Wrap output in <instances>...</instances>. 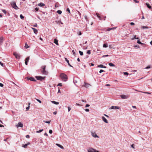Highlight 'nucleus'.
<instances>
[{
    "instance_id": "1",
    "label": "nucleus",
    "mask_w": 152,
    "mask_h": 152,
    "mask_svg": "<svg viewBox=\"0 0 152 152\" xmlns=\"http://www.w3.org/2000/svg\"><path fill=\"white\" fill-rule=\"evenodd\" d=\"M60 76L62 80L66 82L67 80L68 77L64 73H61L60 75Z\"/></svg>"
},
{
    "instance_id": "2",
    "label": "nucleus",
    "mask_w": 152,
    "mask_h": 152,
    "mask_svg": "<svg viewBox=\"0 0 152 152\" xmlns=\"http://www.w3.org/2000/svg\"><path fill=\"white\" fill-rule=\"evenodd\" d=\"M46 66H43L41 67L42 68V72L43 74L47 75L48 74V72L45 70Z\"/></svg>"
},
{
    "instance_id": "3",
    "label": "nucleus",
    "mask_w": 152,
    "mask_h": 152,
    "mask_svg": "<svg viewBox=\"0 0 152 152\" xmlns=\"http://www.w3.org/2000/svg\"><path fill=\"white\" fill-rule=\"evenodd\" d=\"M12 7L15 10H18L19 8L16 5V3L15 2H13L11 3Z\"/></svg>"
},
{
    "instance_id": "4",
    "label": "nucleus",
    "mask_w": 152,
    "mask_h": 152,
    "mask_svg": "<svg viewBox=\"0 0 152 152\" xmlns=\"http://www.w3.org/2000/svg\"><path fill=\"white\" fill-rule=\"evenodd\" d=\"M120 97L123 99H126L129 98V96L127 95L122 94L120 95Z\"/></svg>"
},
{
    "instance_id": "5",
    "label": "nucleus",
    "mask_w": 152,
    "mask_h": 152,
    "mask_svg": "<svg viewBox=\"0 0 152 152\" xmlns=\"http://www.w3.org/2000/svg\"><path fill=\"white\" fill-rule=\"evenodd\" d=\"M88 152H99L98 151H96L94 149L91 148H88Z\"/></svg>"
},
{
    "instance_id": "6",
    "label": "nucleus",
    "mask_w": 152,
    "mask_h": 152,
    "mask_svg": "<svg viewBox=\"0 0 152 152\" xmlns=\"http://www.w3.org/2000/svg\"><path fill=\"white\" fill-rule=\"evenodd\" d=\"M36 78L37 80L42 81V80L44 79L45 77H43L41 76H37Z\"/></svg>"
},
{
    "instance_id": "7",
    "label": "nucleus",
    "mask_w": 152,
    "mask_h": 152,
    "mask_svg": "<svg viewBox=\"0 0 152 152\" xmlns=\"http://www.w3.org/2000/svg\"><path fill=\"white\" fill-rule=\"evenodd\" d=\"M121 108V107H120L116 106H112L110 108V109H119Z\"/></svg>"
},
{
    "instance_id": "8",
    "label": "nucleus",
    "mask_w": 152,
    "mask_h": 152,
    "mask_svg": "<svg viewBox=\"0 0 152 152\" xmlns=\"http://www.w3.org/2000/svg\"><path fill=\"white\" fill-rule=\"evenodd\" d=\"M92 136L94 137H99L97 136V134L95 132H91Z\"/></svg>"
},
{
    "instance_id": "9",
    "label": "nucleus",
    "mask_w": 152,
    "mask_h": 152,
    "mask_svg": "<svg viewBox=\"0 0 152 152\" xmlns=\"http://www.w3.org/2000/svg\"><path fill=\"white\" fill-rule=\"evenodd\" d=\"M29 59V57H28L26 58L25 59V64L26 65H27Z\"/></svg>"
},
{
    "instance_id": "10",
    "label": "nucleus",
    "mask_w": 152,
    "mask_h": 152,
    "mask_svg": "<svg viewBox=\"0 0 152 152\" xmlns=\"http://www.w3.org/2000/svg\"><path fill=\"white\" fill-rule=\"evenodd\" d=\"M27 79L28 80H30L31 81H36V80H35V79L33 78V77H31L30 78L27 77Z\"/></svg>"
},
{
    "instance_id": "11",
    "label": "nucleus",
    "mask_w": 152,
    "mask_h": 152,
    "mask_svg": "<svg viewBox=\"0 0 152 152\" xmlns=\"http://www.w3.org/2000/svg\"><path fill=\"white\" fill-rule=\"evenodd\" d=\"M16 126H17V127H23V125L20 122H19L18 124L17 125H16Z\"/></svg>"
},
{
    "instance_id": "12",
    "label": "nucleus",
    "mask_w": 152,
    "mask_h": 152,
    "mask_svg": "<svg viewBox=\"0 0 152 152\" xmlns=\"http://www.w3.org/2000/svg\"><path fill=\"white\" fill-rule=\"evenodd\" d=\"M102 120L105 123H108V121L106 119V118L102 116Z\"/></svg>"
},
{
    "instance_id": "13",
    "label": "nucleus",
    "mask_w": 152,
    "mask_h": 152,
    "mask_svg": "<svg viewBox=\"0 0 152 152\" xmlns=\"http://www.w3.org/2000/svg\"><path fill=\"white\" fill-rule=\"evenodd\" d=\"M38 5L39 6L42 7L45 6V4L44 3H41L38 4Z\"/></svg>"
},
{
    "instance_id": "14",
    "label": "nucleus",
    "mask_w": 152,
    "mask_h": 152,
    "mask_svg": "<svg viewBox=\"0 0 152 152\" xmlns=\"http://www.w3.org/2000/svg\"><path fill=\"white\" fill-rule=\"evenodd\" d=\"M65 61L67 62L68 63V65L70 67H72V66H71L70 64L69 63V61L66 58H65Z\"/></svg>"
},
{
    "instance_id": "15",
    "label": "nucleus",
    "mask_w": 152,
    "mask_h": 152,
    "mask_svg": "<svg viewBox=\"0 0 152 152\" xmlns=\"http://www.w3.org/2000/svg\"><path fill=\"white\" fill-rule=\"evenodd\" d=\"M32 29L33 30L34 33L36 34H37V30L36 28H32Z\"/></svg>"
},
{
    "instance_id": "16",
    "label": "nucleus",
    "mask_w": 152,
    "mask_h": 152,
    "mask_svg": "<svg viewBox=\"0 0 152 152\" xmlns=\"http://www.w3.org/2000/svg\"><path fill=\"white\" fill-rule=\"evenodd\" d=\"M3 37H0V45H2V43L3 41Z\"/></svg>"
},
{
    "instance_id": "17",
    "label": "nucleus",
    "mask_w": 152,
    "mask_h": 152,
    "mask_svg": "<svg viewBox=\"0 0 152 152\" xmlns=\"http://www.w3.org/2000/svg\"><path fill=\"white\" fill-rule=\"evenodd\" d=\"M97 67H100V68H106V66H103V65H102V64L98 65Z\"/></svg>"
},
{
    "instance_id": "18",
    "label": "nucleus",
    "mask_w": 152,
    "mask_h": 152,
    "mask_svg": "<svg viewBox=\"0 0 152 152\" xmlns=\"http://www.w3.org/2000/svg\"><path fill=\"white\" fill-rule=\"evenodd\" d=\"M14 55L15 56L16 58H20V56L19 55L16 53H14Z\"/></svg>"
},
{
    "instance_id": "19",
    "label": "nucleus",
    "mask_w": 152,
    "mask_h": 152,
    "mask_svg": "<svg viewBox=\"0 0 152 152\" xmlns=\"http://www.w3.org/2000/svg\"><path fill=\"white\" fill-rule=\"evenodd\" d=\"M54 42L57 45H58V40L56 39H55L54 40Z\"/></svg>"
},
{
    "instance_id": "20",
    "label": "nucleus",
    "mask_w": 152,
    "mask_h": 152,
    "mask_svg": "<svg viewBox=\"0 0 152 152\" xmlns=\"http://www.w3.org/2000/svg\"><path fill=\"white\" fill-rule=\"evenodd\" d=\"M96 15H97V17L99 19V20H101L102 19L101 17L99 15V14L98 13H96Z\"/></svg>"
},
{
    "instance_id": "21",
    "label": "nucleus",
    "mask_w": 152,
    "mask_h": 152,
    "mask_svg": "<svg viewBox=\"0 0 152 152\" xmlns=\"http://www.w3.org/2000/svg\"><path fill=\"white\" fill-rule=\"evenodd\" d=\"M51 102L55 104H59L58 102L55 101H51Z\"/></svg>"
},
{
    "instance_id": "22",
    "label": "nucleus",
    "mask_w": 152,
    "mask_h": 152,
    "mask_svg": "<svg viewBox=\"0 0 152 152\" xmlns=\"http://www.w3.org/2000/svg\"><path fill=\"white\" fill-rule=\"evenodd\" d=\"M56 145L57 146H58V147H59L60 148H62V149H63L64 148L61 145H60V144H56Z\"/></svg>"
},
{
    "instance_id": "23",
    "label": "nucleus",
    "mask_w": 152,
    "mask_h": 152,
    "mask_svg": "<svg viewBox=\"0 0 152 152\" xmlns=\"http://www.w3.org/2000/svg\"><path fill=\"white\" fill-rule=\"evenodd\" d=\"M146 5H147V7L149 9H151V6L148 3H146Z\"/></svg>"
},
{
    "instance_id": "24",
    "label": "nucleus",
    "mask_w": 152,
    "mask_h": 152,
    "mask_svg": "<svg viewBox=\"0 0 152 152\" xmlns=\"http://www.w3.org/2000/svg\"><path fill=\"white\" fill-rule=\"evenodd\" d=\"M109 65L111 66H114L115 65L112 63H109Z\"/></svg>"
},
{
    "instance_id": "25",
    "label": "nucleus",
    "mask_w": 152,
    "mask_h": 152,
    "mask_svg": "<svg viewBox=\"0 0 152 152\" xmlns=\"http://www.w3.org/2000/svg\"><path fill=\"white\" fill-rule=\"evenodd\" d=\"M107 47H108V45L107 43H105V44H103V47L104 48H106Z\"/></svg>"
},
{
    "instance_id": "26",
    "label": "nucleus",
    "mask_w": 152,
    "mask_h": 152,
    "mask_svg": "<svg viewBox=\"0 0 152 152\" xmlns=\"http://www.w3.org/2000/svg\"><path fill=\"white\" fill-rule=\"evenodd\" d=\"M136 36L134 35V38H132L131 39L132 40H134V39H139V38L138 37L136 38Z\"/></svg>"
},
{
    "instance_id": "27",
    "label": "nucleus",
    "mask_w": 152,
    "mask_h": 152,
    "mask_svg": "<svg viewBox=\"0 0 152 152\" xmlns=\"http://www.w3.org/2000/svg\"><path fill=\"white\" fill-rule=\"evenodd\" d=\"M137 43L139 44H141L142 45H143L144 44L141 42L140 41V40H138L137 41Z\"/></svg>"
},
{
    "instance_id": "28",
    "label": "nucleus",
    "mask_w": 152,
    "mask_h": 152,
    "mask_svg": "<svg viewBox=\"0 0 152 152\" xmlns=\"http://www.w3.org/2000/svg\"><path fill=\"white\" fill-rule=\"evenodd\" d=\"M57 12L59 14H61L62 13V11L61 10H58L57 11Z\"/></svg>"
},
{
    "instance_id": "29",
    "label": "nucleus",
    "mask_w": 152,
    "mask_h": 152,
    "mask_svg": "<svg viewBox=\"0 0 152 152\" xmlns=\"http://www.w3.org/2000/svg\"><path fill=\"white\" fill-rule=\"evenodd\" d=\"M43 131V129H40L39 131H37L36 132V133H40V132H42Z\"/></svg>"
},
{
    "instance_id": "30",
    "label": "nucleus",
    "mask_w": 152,
    "mask_h": 152,
    "mask_svg": "<svg viewBox=\"0 0 152 152\" xmlns=\"http://www.w3.org/2000/svg\"><path fill=\"white\" fill-rule=\"evenodd\" d=\"M25 47L26 48H28L29 47V46L26 43L25 44Z\"/></svg>"
},
{
    "instance_id": "31",
    "label": "nucleus",
    "mask_w": 152,
    "mask_h": 152,
    "mask_svg": "<svg viewBox=\"0 0 152 152\" xmlns=\"http://www.w3.org/2000/svg\"><path fill=\"white\" fill-rule=\"evenodd\" d=\"M79 53L80 56H83V52L80 51H79Z\"/></svg>"
},
{
    "instance_id": "32",
    "label": "nucleus",
    "mask_w": 152,
    "mask_h": 152,
    "mask_svg": "<svg viewBox=\"0 0 152 152\" xmlns=\"http://www.w3.org/2000/svg\"><path fill=\"white\" fill-rule=\"evenodd\" d=\"M27 144H25L24 145H23V147L25 148H26L27 147Z\"/></svg>"
},
{
    "instance_id": "33",
    "label": "nucleus",
    "mask_w": 152,
    "mask_h": 152,
    "mask_svg": "<svg viewBox=\"0 0 152 152\" xmlns=\"http://www.w3.org/2000/svg\"><path fill=\"white\" fill-rule=\"evenodd\" d=\"M141 92H142V93H144V94H151V93H150L148 92H142V91H140Z\"/></svg>"
},
{
    "instance_id": "34",
    "label": "nucleus",
    "mask_w": 152,
    "mask_h": 152,
    "mask_svg": "<svg viewBox=\"0 0 152 152\" xmlns=\"http://www.w3.org/2000/svg\"><path fill=\"white\" fill-rule=\"evenodd\" d=\"M142 28L143 29H145V28L148 29V27L147 26H143L142 27Z\"/></svg>"
},
{
    "instance_id": "35",
    "label": "nucleus",
    "mask_w": 152,
    "mask_h": 152,
    "mask_svg": "<svg viewBox=\"0 0 152 152\" xmlns=\"http://www.w3.org/2000/svg\"><path fill=\"white\" fill-rule=\"evenodd\" d=\"M20 17L21 19H23L24 18V16L22 14L20 15Z\"/></svg>"
},
{
    "instance_id": "36",
    "label": "nucleus",
    "mask_w": 152,
    "mask_h": 152,
    "mask_svg": "<svg viewBox=\"0 0 152 152\" xmlns=\"http://www.w3.org/2000/svg\"><path fill=\"white\" fill-rule=\"evenodd\" d=\"M1 10L5 14H6V11L5 10L2 9Z\"/></svg>"
},
{
    "instance_id": "37",
    "label": "nucleus",
    "mask_w": 152,
    "mask_h": 152,
    "mask_svg": "<svg viewBox=\"0 0 152 152\" xmlns=\"http://www.w3.org/2000/svg\"><path fill=\"white\" fill-rule=\"evenodd\" d=\"M89 85L88 84H85V86L86 87H87L89 86Z\"/></svg>"
},
{
    "instance_id": "38",
    "label": "nucleus",
    "mask_w": 152,
    "mask_h": 152,
    "mask_svg": "<svg viewBox=\"0 0 152 152\" xmlns=\"http://www.w3.org/2000/svg\"><path fill=\"white\" fill-rule=\"evenodd\" d=\"M87 54H90L91 53V50H88L87 52Z\"/></svg>"
},
{
    "instance_id": "39",
    "label": "nucleus",
    "mask_w": 152,
    "mask_h": 152,
    "mask_svg": "<svg viewBox=\"0 0 152 152\" xmlns=\"http://www.w3.org/2000/svg\"><path fill=\"white\" fill-rule=\"evenodd\" d=\"M66 11H68L69 13H70V10H69V9L68 8L67 9H66Z\"/></svg>"
},
{
    "instance_id": "40",
    "label": "nucleus",
    "mask_w": 152,
    "mask_h": 152,
    "mask_svg": "<svg viewBox=\"0 0 152 152\" xmlns=\"http://www.w3.org/2000/svg\"><path fill=\"white\" fill-rule=\"evenodd\" d=\"M49 132L50 134H51L53 132V131L52 130L50 129L49 131Z\"/></svg>"
},
{
    "instance_id": "41",
    "label": "nucleus",
    "mask_w": 152,
    "mask_h": 152,
    "mask_svg": "<svg viewBox=\"0 0 152 152\" xmlns=\"http://www.w3.org/2000/svg\"><path fill=\"white\" fill-rule=\"evenodd\" d=\"M74 55L75 56V53L74 50H73L72 51Z\"/></svg>"
},
{
    "instance_id": "42",
    "label": "nucleus",
    "mask_w": 152,
    "mask_h": 152,
    "mask_svg": "<svg viewBox=\"0 0 152 152\" xmlns=\"http://www.w3.org/2000/svg\"><path fill=\"white\" fill-rule=\"evenodd\" d=\"M151 67L150 65H149L148 66H147V67H146L145 68H144L145 69H148L150 68Z\"/></svg>"
},
{
    "instance_id": "43",
    "label": "nucleus",
    "mask_w": 152,
    "mask_h": 152,
    "mask_svg": "<svg viewBox=\"0 0 152 152\" xmlns=\"http://www.w3.org/2000/svg\"><path fill=\"white\" fill-rule=\"evenodd\" d=\"M44 122H45V123H48V124H50V121H44Z\"/></svg>"
},
{
    "instance_id": "44",
    "label": "nucleus",
    "mask_w": 152,
    "mask_h": 152,
    "mask_svg": "<svg viewBox=\"0 0 152 152\" xmlns=\"http://www.w3.org/2000/svg\"><path fill=\"white\" fill-rule=\"evenodd\" d=\"M36 100L38 101V102L39 103H41V101L39 99H36Z\"/></svg>"
},
{
    "instance_id": "45",
    "label": "nucleus",
    "mask_w": 152,
    "mask_h": 152,
    "mask_svg": "<svg viewBox=\"0 0 152 152\" xmlns=\"http://www.w3.org/2000/svg\"><path fill=\"white\" fill-rule=\"evenodd\" d=\"M76 105L79 106H82V105L79 104L78 103H76Z\"/></svg>"
},
{
    "instance_id": "46",
    "label": "nucleus",
    "mask_w": 152,
    "mask_h": 152,
    "mask_svg": "<svg viewBox=\"0 0 152 152\" xmlns=\"http://www.w3.org/2000/svg\"><path fill=\"white\" fill-rule=\"evenodd\" d=\"M104 72V71L102 69H101V70H100V71H99V73H102V72Z\"/></svg>"
},
{
    "instance_id": "47",
    "label": "nucleus",
    "mask_w": 152,
    "mask_h": 152,
    "mask_svg": "<svg viewBox=\"0 0 152 152\" xmlns=\"http://www.w3.org/2000/svg\"><path fill=\"white\" fill-rule=\"evenodd\" d=\"M29 109V106H28L26 107V111H27Z\"/></svg>"
},
{
    "instance_id": "48",
    "label": "nucleus",
    "mask_w": 152,
    "mask_h": 152,
    "mask_svg": "<svg viewBox=\"0 0 152 152\" xmlns=\"http://www.w3.org/2000/svg\"><path fill=\"white\" fill-rule=\"evenodd\" d=\"M85 19L86 20V21H87L88 19L87 16V15H85Z\"/></svg>"
},
{
    "instance_id": "49",
    "label": "nucleus",
    "mask_w": 152,
    "mask_h": 152,
    "mask_svg": "<svg viewBox=\"0 0 152 152\" xmlns=\"http://www.w3.org/2000/svg\"><path fill=\"white\" fill-rule=\"evenodd\" d=\"M0 64L2 66H4V64L1 63V62L0 61Z\"/></svg>"
},
{
    "instance_id": "50",
    "label": "nucleus",
    "mask_w": 152,
    "mask_h": 152,
    "mask_svg": "<svg viewBox=\"0 0 152 152\" xmlns=\"http://www.w3.org/2000/svg\"><path fill=\"white\" fill-rule=\"evenodd\" d=\"M77 34L79 35H80L82 34L81 33L80 31H79V32H78L77 33Z\"/></svg>"
},
{
    "instance_id": "51",
    "label": "nucleus",
    "mask_w": 152,
    "mask_h": 152,
    "mask_svg": "<svg viewBox=\"0 0 152 152\" xmlns=\"http://www.w3.org/2000/svg\"><path fill=\"white\" fill-rule=\"evenodd\" d=\"M4 86V85L3 84L1 83H0V86L1 87H3Z\"/></svg>"
},
{
    "instance_id": "52",
    "label": "nucleus",
    "mask_w": 152,
    "mask_h": 152,
    "mask_svg": "<svg viewBox=\"0 0 152 152\" xmlns=\"http://www.w3.org/2000/svg\"><path fill=\"white\" fill-rule=\"evenodd\" d=\"M73 82L74 83H77V81L75 79H74Z\"/></svg>"
},
{
    "instance_id": "53",
    "label": "nucleus",
    "mask_w": 152,
    "mask_h": 152,
    "mask_svg": "<svg viewBox=\"0 0 152 152\" xmlns=\"http://www.w3.org/2000/svg\"><path fill=\"white\" fill-rule=\"evenodd\" d=\"M30 136L28 135H26V137L27 138H29Z\"/></svg>"
},
{
    "instance_id": "54",
    "label": "nucleus",
    "mask_w": 152,
    "mask_h": 152,
    "mask_svg": "<svg viewBox=\"0 0 152 152\" xmlns=\"http://www.w3.org/2000/svg\"><path fill=\"white\" fill-rule=\"evenodd\" d=\"M90 106V105L88 104H86V105L85 106V107H88Z\"/></svg>"
},
{
    "instance_id": "55",
    "label": "nucleus",
    "mask_w": 152,
    "mask_h": 152,
    "mask_svg": "<svg viewBox=\"0 0 152 152\" xmlns=\"http://www.w3.org/2000/svg\"><path fill=\"white\" fill-rule=\"evenodd\" d=\"M71 109V108L70 107H68V112H69L70 110Z\"/></svg>"
},
{
    "instance_id": "56",
    "label": "nucleus",
    "mask_w": 152,
    "mask_h": 152,
    "mask_svg": "<svg viewBox=\"0 0 152 152\" xmlns=\"http://www.w3.org/2000/svg\"><path fill=\"white\" fill-rule=\"evenodd\" d=\"M85 110L86 112H89V109H85Z\"/></svg>"
},
{
    "instance_id": "57",
    "label": "nucleus",
    "mask_w": 152,
    "mask_h": 152,
    "mask_svg": "<svg viewBox=\"0 0 152 152\" xmlns=\"http://www.w3.org/2000/svg\"><path fill=\"white\" fill-rule=\"evenodd\" d=\"M57 86H62V83H59L58 84V85H57Z\"/></svg>"
},
{
    "instance_id": "58",
    "label": "nucleus",
    "mask_w": 152,
    "mask_h": 152,
    "mask_svg": "<svg viewBox=\"0 0 152 152\" xmlns=\"http://www.w3.org/2000/svg\"><path fill=\"white\" fill-rule=\"evenodd\" d=\"M124 75H128V73L127 72H124Z\"/></svg>"
},
{
    "instance_id": "59",
    "label": "nucleus",
    "mask_w": 152,
    "mask_h": 152,
    "mask_svg": "<svg viewBox=\"0 0 152 152\" xmlns=\"http://www.w3.org/2000/svg\"><path fill=\"white\" fill-rule=\"evenodd\" d=\"M134 23L133 22H131L130 23V25H134Z\"/></svg>"
},
{
    "instance_id": "60",
    "label": "nucleus",
    "mask_w": 152,
    "mask_h": 152,
    "mask_svg": "<svg viewBox=\"0 0 152 152\" xmlns=\"http://www.w3.org/2000/svg\"><path fill=\"white\" fill-rule=\"evenodd\" d=\"M109 56L108 55H105L103 56V57H107L108 56Z\"/></svg>"
},
{
    "instance_id": "61",
    "label": "nucleus",
    "mask_w": 152,
    "mask_h": 152,
    "mask_svg": "<svg viewBox=\"0 0 152 152\" xmlns=\"http://www.w3.org/2000/svg\"><path fill=\"white\" fill-rule=\"evenodd\" d=\"M135 47L137 48H139V45H135L134 46Z\"/></svg>"
},
{
    "instance_id": "62",
    "label": "nucleus",
    "mask_w": 152,
    "mask_h": 152,
    "mask_svg": "<svg viewBox=\"0 0 152 152\" xmlns=\"http://www.w3.org/2000/svg\"><path fill=\"white\" fill-rule=\"evenodd\" d=\"M39 8H37H37H35V10L36 11H38L39 10Z\"/></svg>"
},
{
    "instance_id": "63",
    "label": "nucleus",
    "mask_w": 152,
    "mask_h": 152,
    "mask_svg": "<svg viewBox=\"0 0 152 152\" xmlns=\"http://www.w3.org/2000/svg\"><path fill=\"white\" fill-rule=\"evenodd\" d=\"M53 114L54 115H56L57 114V112L56 111H55L53 113Z\"/></svg>"
},
{
    "instance_id": "64",
    "label": "nucleus",
    "mask_w": 152,
    "mask_h": 152,
    "mask_svg": "<svg viewBox=\"0 0 152 152\" xmlns=\"http://www.w3.org/2000/svg\"><path fill=\"white\" fill-rule=\"evenodd\" d=\"M131 147H132V148H133L134 149V145L133 144H132V145H131Z\"/></svg>"
}]
</instances>
